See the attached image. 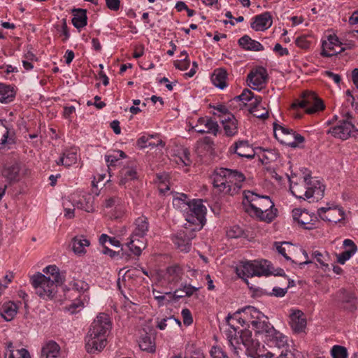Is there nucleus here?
Returning <instances> with one entry per match:
<instances>
[{
  "label": "nucleus",
  "instance_id": "nucleus-1",
  "mask_svg": "<svg viewBox=\"0 0 358 358\" xmlns=\"http://www.w3.org/2000/svg\"><path fill=\"white\" fill-rule=\"evenodd\" d=\"M112 329L108 315L99 313L90 325L85 336V348L88 353L101 352L107 344V337Z\"/></svg>",
  "mask_w": 358,
  "mask_h": 358
},
{
  "label": "nucleus",
  "instance_id": "nucleus-2",
  "mask_svg": "<svg viewBox=\"0 0 358 358\" xmlns=\"http://www.w3.org/2000/svg\"><path fill=\"white\" fill-rule=\"evenodd\" d=\"M244 174L237 170L227 168L216 169L212 176L213 187L229 195L237 194L245 181Z\"/></svg>",
  "mask_w": 358,
  "mask_h": 358
},
{
  "label": "nucleus",
  "instance_id": "nucleus-3",
  "mask_svg": "<svg viewBox=\"0 0 358 358\" xmlns=\"http://www.w3.org/2000/svg\"><path fill=\"white\" fill-rule=\"evenodd\" d=\"M244 199L249 203L250 208L262 221L271 222L277 215V209L268 196H260L251 191L243 192Z\"/></svg>",
  "mask_w": 358,
  "mask_h": 358
},
{
  "label": "nucleus",
  "instance_id": "nucleus-4",
  "mask_svg": "<svg viewBox=\"0 0 358 358\" xmlns=\"http://www.w3.org/2000/svg\"><path fill=\"white\" fill-rule=\"evenodd\" d=\"M237 274L249 285L247 278L253 276H268L272 274L271 262L262 259L261 261H245L236 268Z\"/></svg>",
  "mask_w": 358,
  "mask_h": 358
},
{
  "label": "nucleus",
  "instance_id": "nucleus-5",
  "mask_svg": "<svg viewBox=\"0 0 358 358\" xmlns=\"http://www.w3.org/2000/svg\"><path fill=\"white\" fill-rule=\"evenodd\" d=\"M31 284L36 293L43 299H52L57 292V283L52 280L50 276L38 272L30 279Z\"/></svg>",
  "mask_w": 358,
  "mask_h": 358
},
{
  "label": "nucleus",
  "instance_id": "nucleus-6",
  "mask_svg": "<svg viewBox=\"0 0 358 358\" xmlns=\"http://www.w3.org/2000/svg\"><path fill=\"white\" fill-rule=\"evenodd\" d=\"M185 211H186L185 220L195 225L196 229H201L206 223L207 211L202 200L192 199L188 206L185 208Z\"/></svg>",
  "mask_w": 358,
  "mask_h": 358
},
{
  "label": "nucleus",
  "instance_id": "nucleus-7",
  "mask_svg": "<svg viewBox=\"0 0 358 358\" xmlns=\"http://www.w3.org/2000/svg\"><path fill=\"white\" fill-rule=\"evenodd\" d=\"M298 108H304L307 114H313L325 108L323 101L313 92H305L301 100H296L292 104L293 110Z\"/></svg>",
  "mask_w": 358,
  "mask_h": 358
},
{
  "label": "nucleus",
  "instance_id": "nucleus-8",
  "mask_svg": "<svg viewBox=\"0 0 358 358\" xmlns=\"http://www.w3.org/2000/svg\"><path fill=\"white\" fill-rule=\"evenodd\" d=\"M135 228L130 236V241L127 243L129 250L136 256L141 254V246L136 245L134 242L139 238L146 236L149 229V223L148 218L145 216L138 217L134 222Z\"/></svg>",
  "mask_w": 358,
  "mask_h": 358
},
{
  "label": "nucleus",
  "instance_id": "nucleus-9",
  "mask_svg": "<svg viewBox=\"0 0 358 358\" xmlns=\"http://www.w3.org/2000/svg\"><path fill=\"white\" fill-rule=\"evenodd\" d=\"M231 332L228 334V339L229 345L233 348L234 353L238 355L237 347L235 346L234 341L236 340V343H238V338L236 336L234 338ZM243 345L248 349L256 350L259 346V342L255 341L252 337V331L248 329H244L241 331V335L239 337Z\"/></svg>",
  "mask_w": 358,
  "mask_h": 358
},
{
  "label": "nucleus",
  "instance_id": "nucleus-10",
  "mask_svg": "<svg viewBox=\"0 0 358 358\" xmlns=\"http://www.w3.org/2000/svg\"><path fill=\"white\" fill-rule=\"evenodd\" d=\"M342 45L343 43L336 35H329L327 41H322L321 55L325 57L336 55L345 50V48H343Z\"/></svg>",
  "mask_w": 358,
  "mask_h": 358
},
{
  "label": "nucleus",
  "instance_id": "nucleus-11",
  "mask_svg": "<svg viewBox=\"0 0 358 358\" xmlns=\"http://www.w3.org/2000/svg\"><path fill=\"white\" fill-rule=\"evenodd\" d=\"M196 228H194L192 231L181 230L172 237V241L176 248L181 252H188L191 248V241L194 237V231Z\"/></svg>",
  "mask_w": 358,
  "mask_h": 358
},
{
  "label": "nucleus",
  "instance_id": "nucleus-12",
  "mask_svg": "<svg viewBox=\"0 0 358 358\" xmlns=\"http://www.w3.org/2000/svg\"><path fill=\"white\" fill-rule=\"evenodd\" d=\"M354 129L355 125L350 121L341 120L336 126L330 128L327 133L335 138L346 140L350 136Z\"/></svg>",
  "mask_w": 358,
  "mask_h": 358
},
{
  "label": "nucleus",
  "instance_id": "nucleus-13",
  "mask_svg": "<svg viewBox=\"0 0 358 358\" xmlns=\"http://www.w3.org/2000/svg\"><path fill=\"white\" fill-rule=\"evenodd\" d=\"M268 80V74L266 68L263 66H258L255 69L250 71L247 76V82L250 83L257 87H253L254 90H257L259 87H261L266 84Z\"/></svg>",
  "mask_w": 358,
  "mask_h": 358
},
{
  "label": "nucleus",
  "instance_id": "nucleus-14",
  "mask_svg": "<svg viewBox=\"0 0 358 358\" xmlns=\"http://www.w3.org/2000/svg\"><path fill=\"white\" fill-rule=\"evenodd\" d=\"M289 324L294 334L305 332L307 321L303 313L300 310H293L289 315Z\"/></svg>",
  "mask_w": 358,
  "mask_h": 358
},
{
  "label": "nucleus",
  "instance_id": "nucleus-15",
  "mask_svg": "<svg viewBox=\"0 0 358 358\" xmlns=\"http://www.w3.org/2000/svg\"><path fill=\"white\" fill-rule=\"evenodd\" d=\"M336 300L341 307L348 311L352 312L357 308V298L354 293L346 291L345 289L338 290L336 293Z\"/></svg>",
  "mask_w": 358,
  "mask_h": 358
},
{
  "label": "nucleus",
  "instance_id": "nucleus-16",
  "mask_svg": "<svg viewBox=\"0 0 358 358\" xmlns=\"http://www.w3.org/2000/svg\"><path fill=\"white\" fill-rule=\"evenodd\" d=\"M292 213L293 219L297 221L303 229L310 230L314 228L313 222L317 219L315 215H311L306 209L299 208L294 209Z\"/></svg>",
  "mask_w": 358,
  "mask_h": 358
},
{
  "label": "nucleus",
  "instance_id": "nucleus-17",
  "mask_svg": "<svg viewBox=\"0 0 358 358\" xmlns=\"http://www.w3.org/2000/svg\"><path fill=\"white\" fill-rule=\"evenodd\" d=\"M311 179L312 178L309 174L304 176L303 180L308 186L307 190L305 192L304 196L307 199L314 197L316 200L321 199L324 195L325 187L317 180V184L311 185Z\"/></svg>",
  "mask_w": 358,
  "mask_h": 358
},
{
  "label": "nucleus",
  "instance_id": "nucleus-18",
  "mask_svg": "<svg viewBox=\"0 0 358 358\" xmlns=\"http://www.w3.org/2000/svg\"><path fill=\"white\" fill-rule=\"evenodd\" d=\"M229 151L236 154L239 157L247 159H253L255 156V151L248 141H239L236 142L230 147Z\"/></svg>",
  "mask_w": 358,
  "mask_h": 358
},
{
  "label": "nucleus",
  "instance_id": "nucleus-19",
  "mask_svg": "<svg viewBox=\"0 0 358 358\" xmlns=\"http://www.w3.org/2000/svg\"><path fill=\"white\" fill-rule=\"evenodd\" d=\"M273 20L270 12L266 11L260 15H257L252 17V22L250 27L252 29L258 31H264L270 28L272 25Z\"/></svg>",
  "mask_w": 358,
  "mask_h": 358
},
{
  "label": "nucleus",
  "instance_id": "nucleus-20",
  "mask_svg": "<svg viewBox=\"0 0 358 358\" xmlns=\"http://www.w3.org/2000/svg\"><path fill=\"white\" fill-rule=\"evenodd\" d=\"M259 319L249 322L256 334H265L266 336L275 328L268 322V318L266 315H264V317H259Z\"/></svg>",
  "mask_w": 358,
  "mask_h": 358
},
{
  "label": "nucleus",
  "instance_id": "nucleus-21",
  "mask_svg": "<svg viewBox=\"0 0 358 358\" xmlns=\"http://www.w3.org/2000/svg\"><path fill=\"white\" fill-rule=\"evenodd\" d=\"M239 46L247 51L259 52L264 50V46L257 41L252 39L248 35H244L238 41Z\"/></svg>",
  "mask_w": 358,
  "mask_h": 358
},
{
  "label": "nucleus",
  "instance_id": "nucleus-22",
  "mask_svg": "<svg viewBox=\"0 0 358 358\" xmlns=\"http://www.w3.org/2000/svg\"><path fill=\"white\" fill-rule=\"evenodd\" d=\"M59 351L60 347L55 341H48L41 348L40 358H56Z\"/></svg>",
  "mask_w": 358,
  "mask_h": 358
},
{
  "label": "nucleus",
  "instance_id": "nucleus-23",
  "mask_svg": "<svg viewBox=\"0 0 358 358\" xmlns=\"http://www.w3.org/2000/svg\"><path fill=\"white\" fill-rule=\"evenodd\" d=\"M266 339L270 345L278 348H283L287 344V337L275 329L267 334Z\"/></svg>",
  "mask_w": 358,
  "mask_h": 358
},
{
  "label": "nucleus",
  "instance_id": "nucleus-24",
  "mask_svg": "<svg viewBox=\"0 0 358 358\" xmlns=\"http://www.w3.org/2000/svg\"><path fill=\"white\" fill-rule=\"evenodd\" d=\"M221 122L227 136H233L237 134L238 122L233 114H228L227 117L222 118Z\"/></svg>",
  "mask_w": 358,
  "mask_h": 358
},
{
  "label": "nucleus",
  "instance_id": "nucleus-25",
  "mask_svg": "<svg viewBox=\"0 0 358 358\" xmlns=\"http://www.w3.org/2000/svg\"><path fill=\"white\" fill-rule=\"evenodd\" d=\"M72 24L78 29H82L87 24V10L74 8L72 10Z\"/></svg>",
  "mask_w": 358,
  "mask_h": 358
},
{
  "label": "nucleus",
  "instance_id": "nucleus-26",
  "mask_svg": "<svg viewBox=\"0 0 358 358\" xmlns=\"http://www.w3.org/2000/svg\"><path fill=\"white\" fill-rule=\"evenodd\" d=\"M241 313H243V317L245 319V322L247 321L260 320L259 317H264V314L257 310L256 308L253 306H245L244 308H240L235 312V316H238Z\"/></svg>",
  "mask_w": 358,
  "mask_h": 358
},
{
  "label": "nucleus",
  "instance_id": "nucleus-27",
  "mask_svg": "<svg viewBox=\"0 0 358 358\" xmlns=\"http://www.w3.org/2000/svg\"><path fill=\"white\" fill-rule=\"evenodd\" d=\"M17 306L12 301L3 303L0 306V315L6 321H11L17 314Z\"/></svg>",
  "mask_w": 358,
  "mask_h": 358
},
{
  "label": "nucleus",
  "instance_id": "nucleus-28",
  "mask_svg": "<svg viewBox=\"0 0 358 358\" xmlns=\"http://www.w3.org/2000/svg\"><path fill=\"white\" fill-rule=\"evenodd\" d=\"M15 90L11 85L0 83V102L8 103L13 101L15 97Z\"/></svg>",
  "mask_w": 358,
  "mask_h": 358
},
{
  "label": "nucleus",
  "instance_id": "nucleus-29",
  "mask_svg": "<svg viewBox=\"0 0 358 358\" xmlns=\"http://www.w3.org/2000/svg\"><path fill=\"white\" fill-rule=\"evenodd\" d=\"M73 251L78 255L85 254L86 252L85 248L90 245V241L84 236H76L73 238L72 241Z\"/></svg>",
  "mask_w": 358,
  "mask_h": 358
},
{
  "label": "nucleus",
  "instance_id": "nucleus-30",
  "mask_svg": "<svg viewBox=\"0 0 358 358\" xmlns=\"http://www.w3.org/2000/svg\"><path fill=\"white\" fill-rule=\"evenodd\" d=\"M227 78V71L224 69H217L214 71L212 76V82L217 87L224 89L226 87Z\"/></svg>",
  "mask_w": 358,
  "mask_h": 358
},
{
  "label": "nucleus",
  "instance_id": "nucleus-31",
  "mask_svg": "<svg viewBox=\"0 0 358 358\" xmlns=\"http://www.w3.org/2000/svg\"><path fill=\"white\" fill-rule=\"evenodd\" d=\"M138 345L141 350L148 352H154L155 351V344L154 340L148 333L142 334L138 341Z\"/></svg>",
  "mask_w": 358,
  "mask_h": 358
},
{
  "label": "nucleus",
  "instance_id": "nucleus-32",
  "mask_svg": "<svg viewBox=\"0 0 358 358\" xmlns=\"http://www.w3.org/2000/svg\"><path fill=\"white\" fill-rule=\"evenodd\" d=\"M73 206L86 212H92V197L90 194L83 195L78 200L74 201Z\"/></svg>",
  "mask_w": 358,
  "mask_h": 358
},
{
  "label": "nucleus",
  "instance_id": "nucleus-33",
  "mask_svg": "<svg viewBox=\"0 0 358 358\" xmlns=\"http://www.w3.org/2000/svg\"><path fill=\"white\" fill-rule=\"evenodd\" d=\"M170 280L174 282H179L183 275V269L178 264L170 266L166 269Z\"/></svg>",
  "mask_w": 358,
  "mask_h": 358
},
{
  "label": "nucleus",
  "instance_id": "nucleus-34",
  "mask_svg": "<svg viewBox=\"0 0 358 358\" xmlns=\"http://www.w3.org/2000/svg\"><path fill=\"white\" fill-rule=\"evenodd\" d=\"M43 273L50 274L52 276V280L57 284H62L64 281V277L59 273V269L55 265H49L43 268Z\"/></svg>",
  "mask_w": 358,
  "mask_h": 358
},
{
  "label": "nucleus",
  "instance_id": "nucleus-35",
  "mask_svg": "<svg viewBox=\"0 0 358 358\" xmlns=\"http://www.w3.org/2000/svg\"><path fill=\"white\" fill-rule=\"evenodd\" d=\"M276 126H277V124L275 123L273 125V129H274V136H275V138L281 144L286 145L290 148H296V143H294V141H292L294 131L292 133H289L288 134H286V135H280V134H278L276 131V130H277Z\"/></svg>",
  "mask_w": 358,
  "mask_h": 358
},
{
  "label": "nucleus",
  "instance_id": "nucleus-36",
  "mask_svg": "<svg viewBox=\"0 0 358 358\" xmlns=\"http://www.w3.org/2000/svg\"><path fill=\"white\" fill-rule=\"evenodd\" d=\"M122 178L120 180V185H124L128 180H132L137 178V172L136 168L124 167L121 171Z\"/></svg>",
  "mask_w": 358,
  "mask_h": 358
},
{
  "label": "nucleus",
  "instance_id": "nucleus-37",
  "mask_svg": "<svg viewBox=\"0 0 358 358\" xmlns=\"http://www.w3.org/2000/svg\"><path fill=\"white\" fill-rule=\"evenodd\" d=\"M198 124H203L208 133H212L216 135L218 131L219 126L217 122L210 118L200 117L198 120Z\"/></svg>",
  "mask_w": 358,
  "mask_h": 358
},
{
  "label": "nucleus",
  "instance_id": "nucleus-38",
  "mask_svg": "<svg viewBox=\"0 0 358 358\" xmlns=\"http://www.w3.org/2000/svg\"><path fill=\"white\" fill-rule=\"evenodd\" d=\"M127 157L126 154L122 150H113L111 153L105 155L108 166H115L116 163L121 159Z\"/></svg>",
  "mask_w": 358,
  "mask_h": 358
},
{
  "label": "nucleus",
  "instance_id": "nucleus-39",
  "mask_svg": "<svg viewBox=\"0 0 358 358\" xmlns=\"http://www.w3.org/2000/svg\"><path fill=\"white\" fill-rule=\"evenodd\" d=\"M20 168L18 165L14 164L6 167L3 171V176L8 180L13 181L17 180L19 175Z\"/></svg>",
  "mask_w": 358,
  "mask_h": 358
},
{
  "label": "nucleus",
  "instance_id": "nucleus-40",
  "mask_svg": "<svg viewBox=\"0 0 358 358\" xmlns=\"http://www.w3.org/2000/svg\"><path fill=\"white\" fill-rule=\"evenodd\" d=\"M192 200L189 199L187 194L181 193L178 196L175 197L173 200V205L174 207L183 209L188 206Z\"/></svg>",
  "mask_w": 358,
  "mask_h": 358
},
{
  "label": "nucleus",
  "instance_id": "nucleus-41",
  "mask_svg": "<svg viewBox=\"0 0 358 358\" xmlns=\"http://www.w3.org/2000/svg\"><path fill=\"white\" fill-rule=\"evenodd\" d=\"M5 122H6L5 120H0V124L4 129V132L3 133L2 138L1 139L0 149H1L6 143L11 144L14 143V140L9 136L10 129L5 125Z\"/></svg>",
  "mask_w": 358,
  "mask_h": 358
},
{
  "label": "nucleus",
  "instance_id": "nucleus-42",
  "mask_svg": "<svg viewBox=\"0 0 358 358\" xmlns=\"http://www.w3.org/2000/svg\"><path fill=\"white\" fill-rule=\"evenodd\" d=\"M331 207H322L318 208L317 214L319 217L324 221L337 222L339 219L334 218L331 215Z\"/></svg>",
  "mask_w": 358,
  "mask_h": 358
},
{
  "label": "nucleus",
  "instance_id": "nucleus-43",
  "mask_svg": "<svg viewBox=\"0 0 358 358\" xmlns=\"http://www.w3.org/2000/svg\"><path fill=\"white\" fill-rule=\"evenodd\" d=\"M331 355L333 358H348V356L347 348L338 345L332 347Z\"/></svg>",
  "mask_w": 358,
  "mask_h": 358
},
{
  "label": "nucleus",
  "instance_id": "nucleus-44",
  "mask_svg": "<svg viewBox=\"0 0 358 358\" xmlns=\"http://www.w3.org/2000/svg\"><path fill=\"white\" fill-rule=\"evenodd\" d=\"M312 257L316 259V261L320 264V267L322 269L326 271L327 268H328L329 265L328 264L325 263V262L327 261V258L328 257L327 253H322L318 250H315L313 252Z\"/></svg>",
  "mask_w": 358,
  "mask_h": 358
},
{
  "label": "nucleus",
  "instance_id": "nucleus-45",
  "mask_svg": "<svg viewBox=\"0 0 358 358\" xmlns=\"http://www.w3.org/2000/svg\"><path fill=\"white\" fill-rule=\"evenodd\" d=\"M287 245L288 248H290L291 247V244L289 243V242H282V243H280V242H275L274 243V245L276 248V250L278 251V252L279 254H280L281 255H282L286 260H289V261H291L292 264H296L294 260H292L290 257H289L287 253H286V248L285 247H284L283 245Z\"/></svg>",
  "mask_w": 358,
  "mask_h": 358
},
{
  "label": "nucleus",
  "instance_id": "nucleus-46",
  "mask_svg": "<svg viewBox=\"0 0 358 358\" xmlns=\"http://www.w3.org/2000/svg\"><path fill=\"white\" fill-rule=\"evenodd\" d=\"M243 235V229L238 225H234L227 231V236L229 238H238Z\"/></svg>",
  "mask_w": 358,
  "mask_h": 358
},
{
  "label": "nucleus",
  "instance_id": "nucleus-47",
  "mask_svg": "<svg viewBox=\"0 0 358 358\" xmlns=\"http://www.w3.org/2000/svg\"><path fill=\"white\" fill-rule=\"evenodd\" d=\"M69 285L71 287V289L78 292H85L90 288L88 283L81 280H74L70 282Z\"/></svg>",
  "mask_w": 358,
  "mask_h": 358
},
{
  "label": "nucleus",
  "instance_id": "nucleus-48",
  "mask_svg": "<svg viewBox=\"0 0 358 358\" xmlns=\"http://www.w3.org/2000/svg\"><path fill=\"white\" fill-rule=\"evenodd\" d=\"M8 358H31V357L27 349L21 348L15 351L10 350Z\"/></svg>",
  "mask_w": 358,
  "mask_h": 358
},
{
  "label": "nucleus",
  "instance_id": "nucleus-49",
  "mask_svg": "<svg viewBox=\"0 0 358 358\" xmlns=\"http://www.w3.org/2000/svg\"><path fill=\"white\" fill-rule=\"evenodd\" d=\"M227 322L230 326L231 329H233L234 331H237V328L234 326V324L231 323V320H236L238 323H239L241 325H243L245 324V319L243 317H239V315L238 316H235V313L232 315L229 314L227 317H226Z\"/></svg>",
  "mask_w": 358,
  "mask_h": 358
},
{
  "label": "nucleus",
  "instance_id": "nucleus-50",
  "mask_svg": "<svg viewBox=\"0 0 358 358\" xmlns=\"http://www.w3.org/2000/svg\"><path fill=\"white\" fill-rule=\"evenodd\" d=\"M63 156L65 157V166H70L77 161V155L75 152L66 150L63 153Z\"/></svg>",
  "mask_w": 358,
  "mask_h": 358
},
{
  "label": "nucleus",
  "instance_id": "nucleus-51",
  "mask_svg": "<svg viewBox=\"0 0 358 358\" xmlns=\"http://www.w3.org/2000/svg\"><path fill=\"white\" fill-rule=\"evenodd\" d=\"M152 137V136H143L141 137H140L138 140H137V145L143 149V148H148V147H154V145H155V143H152L151 142H149V140Z\"/></svg>",
  "mask_w": 358,
  "mask_h": 358
},
{
  "label": "nucleus",
  "instance_id": "nucleus-52",
  "mask_svg": "<svg viewBox=\"0 0 358 358\" xmlns=\"http://www.w3.org/2000/svg\"><path fill=\"white\" fill-rule=\"evenodd\" d=\"M276 358H301L299 352L291 350H282L280 355Z\"/></svg>",
  "mask_w": 358,
  "mask_h": 358
},
{
  "label": "nucleus",
  "instance_id": "nucleus-53",
  "mask_svg": "<svg viewBox=\"0 0 358 358\" xmlns=\"http://www.w3.org/2000/svg\"><path fill=\"white\" fill-rule=\"evenodd\" d=\"M210 354L213 358H224V357L227 356L226 352L223 351L222 348L217 345H214L211 348Z\"/></svg>",
  "mask_w": 358,
  "mask_h": 358
},
{
  "label": "nucleus",
  "instance_id": "nucleus-54",
  "mask_svg": "<svg viewBox=\"0 0 358 358\" xmlns=\"http://www.w3.org/2000/svg\"><path fill=\"white\" fill-rule=\"evenodd\" d=\"M355 253V252L346 250L337 255V262L341 264H344Z\"/></svg>",
  "mask_w": 358,
  "mask_h": 358
},
{
  "label": "nucleus",
  "instance_id": "nucleus-55",
  "mask_svg": "<svg viewBox=\"0 0 358 358\" xmlns=\"http://www.w3.org/2000/svg\"><path fill=\"white\" fill-rule=\"evenodd\" d=\"M181 288L182 289V292L185 293V296L187 297L192 296L194 293L199 289L200 287H194L189 284H182Z\"/></svg>",
  "mask_w": 358,
  "mask_h": 358
},
{
  "label": "nucleus",
  "instance_id": "nucleus-56",
  "mask_svg": "<svg viewBox=\"0 0 358 358\" xmlns=\"http://www.w3.org/2000/svg\"><path fill=\"white\" fill-rule=\"evenodd\" d=\"M296 44L302 49H308L310 46V41L308 40L306 36H301L296 38Z\"/></svg>",
  "mask_w": 358,
  "mask_h": 358
},
{
  "label": "nucleus",
  "instance_id": "nucleus-57",
  "mask_svg": "<svg viewBox=\"0 0 358 358\" xmlns=\"http://www.w3.org/2000/svg\"><path fill=\"white\" fill-rule=\"evenodd\" d=\"M57 30L59 31L61 34L64 36L62 39L64 42L66 41L69 38L70 34L66 19H62L60 29H57Z\"/></svg>",
  "mask_w": 358,
  "mask_h": 358
},
{
  "label": "nucleus",
  "instance_id": "nucleus-58",
  "mask_svg": "<svg viewBox=\"0 0 358 358\" xmlns=\"http://www.w3.org/2000/svg\"><path fill=\"white\" fill-rule=\"evenodd\" d=\"M190 64V61L189 59H182L180 60H177L174 63V66L176 69L180 71L187 70Z\"/></svg>",
  "mask_w": 358,
  "mask_h": 358
},
{
  "label": "nucleus",
  "instance_id": "nucleus-59",
  "mask_svg": "<svg viewBox=\"0 0 358 358\" xmlns=\"http://www.w3.org/2000/svg\"><path fill=\"white\" fill-rule=\"evenodd\" d=\"M182 318H183V323L186 326H189L193 322V318L191 314V312L189 309L185 308L181 312Z\"/></svg>",
  "mask_w": 358,
  "mask_h": 358
},
{
  "label": "nucleus",
  "instance_id": "nucleus-60",
  "mask_svg": "<svg viewBox=\"0 0 358 358\" xmlns=\"http://www.w3.org/2000/svg\"><path fill=\"white\" fill-rule=\"evenodd\" d=\"M198 143L201 146H203V149L206 150L211 149L214 145L213 140L208 136L203 138L199 141H198Z\"/></svg>",
  "mask_w": 358,
  "mask_h": 358
},
{
  "label": "nucleus",
  "instance_id": "nucleus-61",
  "mask_svg": "<svg viewBox=\"0 0 358 358\" xmlns=\"http://www.w3.org/2000/svg\"><path fill=\"white\" fill-rule=\"evenodd\" d=\"M180 292H182V288H179L178 289H176L173 293L169 292H166L165 294L169 295L171 296V299L166 300L167 303H170L172 301H178L180 299L186 296L185 294H178Z\"/></svg>",
  "mask_w": 358,
  "mask_h": 358
},
{
  "label": "nucleus",
  "instance_id": "nucleus-62",
  "mask_svg": "<svg viewBox=\"0 0 358 358\" xmlns=\"http://www.w3.org/2000/svg\"><path fill=\"white\" fill-rule=\"evenodd\" d=\"M120 198L117 196H113L106 199L104 205L106 208H112L120 205Z\"/></svg>",
  "mask_w": 358,
  "mask_h": 358
},
{
  "label": "nucleus",
  "instance_id": "nucleus-63",
  "mask_svg": "<svg viewBox=\"0 0 358 358\" xmlns=\"http://www.w3.org/2000/svg\"><path fill=\"white\" fill-rule=\"evenodd\" d=\"M249 112L252 114L255 117L262 119V120H266L268 117V112L266 111L264 113H259L258 112V109L255 108V107H250L249 109Z\"/></svg>",
  "mask_w": 358,
  "mask_h": 358
},
{
  "label": "nucleus",
  "instance_id": "nucleus-64",
  "mask_svg": "<svg viewBox=\"0 0 358 358\" xmlns=\"http://www.w3.org/2000/svg\"><path fill=\"white\" fill-rule=\"evenodd\" d=\"M106 6L108 9L117 11L119 10L120 6V0H105Z\"/></svg>",
  "mask_w": 358,
  "mask_h": 358
}]
</instances>
